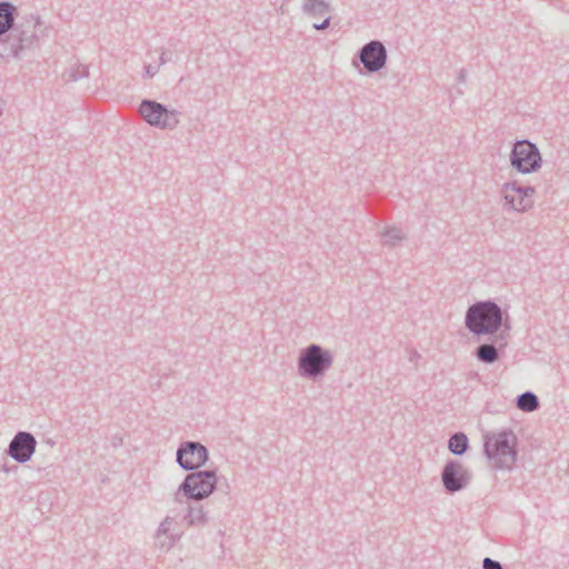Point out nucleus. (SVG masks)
I'll list each match as a JSON object with an SVG mask.
<instances>
[{
  "mask_svg": "<svg viewBox=\"0 0 569 569\" xmlns=\"http://www.w3.org/2000/svg\"><path fill=\"white\" fill-rule=\"evenodd\" d=\"M465 325L475 336L495 335L498 331L509 335L511 329L509 316L492 300L471 305L467 309Z\"/></svg>",
  "mask_w": 569,
  "mask_h": 569,
  "instance_id": "f257e3e1",
  "label": "nucleus"
},
{
  "mask_svg": "<svg viewBox=\"0 0 569 569\" xmlns=\"http://www.w3.org/2000/svg\"><path fill=\"white\" fill-rule=\"evenodd\" d=\"M483 453L495 470H512L518 458V438L511 429L489 431L482 437Z\"/></svg>",
  "mask_w": 569,
  "mask_h": 569,
  "instance_id": "f03ea898",
  "label": "nucleus"
},
{
  "mask_svg": "<svg viewBox=\"0 0 569 569\" xmlns=\"http://www.w3.org/2000/svg\"><path fill=\"white\" fill-rule=\"evenodd\" d=\"M333 355L318 343L302 348L297 359L298 375L307 380L318 381L325 377L333 365Z\"/></svg>",
  "mask_w": 569,
  "mask_h": 569,
  "instance_id": "7ed1b4c3",
  "label": "nucleus"
},
{
  "mask_svg": "<svg viewBox=\"0 0 569 569\" xmlns=\"http://www.w3.org/2000/svg\"><path fill=\"white\" fill-rule=\"evenodd\" d=\"M174 492V500L181 502L184 497L188 500L201 501L208 498L217 488L218 477L216 470H191Z\"/></svg>",
  "mask_w": 569,
  "mask_h": 569,
  "instance_id": "20e7f679",
  "label": "nucleus"
},
{
  "mask_svg": "<svg viewBox=\"0 0 569 569\" xmlns=\"http://www.w3.org/2000/svg\"><path fill=\"white\" fill-rule=\"evenodd\" d=\"M42 26L41 18L34 14H30L24 24L13 26L6 39L10 49L8 54L19 58L23 51L31 50L38 41V33L43 36L47 29V27L42 29Z\"/></svg>",
  "mask_w": 569,
  "mask_h": 569,
  "instance_id": "39448f33",
  "label": "nucleus"
},
{
  "mask_svg": "<svg viewBox=\"0 0 569 569\" xmlns=\"http://www.w3.org/2000/svg\"><path fill=\"white\" fill-rule=\"evenodd\" d=\"M138 112L149 126L162 130H173L180 122L178 110L168 109L164 104L151 99H143Z\"/></svg>",
  "mask_w": 569,
  "mask_h": 569,
  "instance_id": "423d86ee",
  "label": "nucleus"
},
{
  "mask_svg": "<svg viewBox=\"0 0 569 569\" xmlns=\"http://www.w3.org/2000/svg\"><path fill=\"white\" fill-rule=\"evenodd\" d=\"M510 164L523 174L536 172L542 164L538 147L529 140L516 141L510 152Z\"/></svg>",
  "mask_w": 569,
  "mask_h": 569,
  "instance_id": "0eeeda50",
  "label": "nucleus"
},
{
  "mask_svg": "<svg viewBox=\"0 0 569 569\" xmlns=\"http://www.w3.org/2000/svg\"><path fill=\"white\" fill-rule=\"evenodd\" d=\"M209 460V451L206 446L198 441H183L176 452V461L184 471L197 470Z\"/></svg>",
  "mask_w": 569,
  "mask_h": 569,
  "instance_id": "6e6552de",
  "label": "nucleus"
},
{
  "mask_svg": "<svg viewBox=\"0 0 569 569\" xmlns=\"http://www.w3.org/2000/svg\"><path fill=\"white\" fill-rule=\"evenodd\" d=\"M471 473L458 460H448L441 471L442 486L447 493H456L469 485Z\"/></svg>",
  "mask_w": 569,
  "mask_h": 569,
  "instance_id": "1a4fd4ad",
  "label": "nucleus"
},
{
  "mask_svg": "<svg viewBox=\"0 0 569 569\" xmlns=\"http://www.w3.org/2000/svg\"><path fill=\"white\" fill-rule=\"evenodd\" d=\"M358 58L368 73L379 72L387 64V48L380 40H371L360 48Z\"/></svg>",
  "mask_w": 569,
  "mask_h": 569,
  "instance_id": "9d476101",
  "label": "nucleus"
},
{
  "mask_svg": "<svg viewBox=\"0 0 569 569\" xmlns=\"http://www.w3.org/2000/svg\"><path fill=\"white\" fill-rule=\"evenodd\" d=\"M37 440L31 432L18 431L9 442L6 453L18 463L28 462L36 452Z\"/></svg>",
  "mask_w": 569,
  "mask_h": 569,
  "instance_id": "9b49d317",
  "label": "nucleus"
},
{
  "mask_svg": "<svg viewBox=\"0 0 569 569\" xmlns=\"http://www.w3.org/2000/svg\"><path fill=\"white\" fill-rule=\"evenodd\" d=\"M509 335H505L500 332L495 338V342L492 343H482L477 347L475 351L476 358L486 365H491L499 360L500 350L507 346V338Z\"/></svg>",
  "mask_w": 569,
  "mask_h": 569,
  "instance_id": "f8f14e48",
  "label": "nucleus"
},
{
  "mask_svg": "<svg viewBox=\"0 0 569 569\" xmlns=\"http://www.w3.org/2000/svg\"><path fill=\"white\" fill-rule=\"evenodd\" d=\"M501 193L505 200V208L508 210L525 212L533 206L532 199L525 198L520 192L508 189V191H501Z\"/></svg>",
  "mask_w": 569,
  "mask_h": 569,
  "instance_id": "ddd939ff",
  "label": "nucleus"
},
{
  "mask_svg": "<svg viewBox=\"0 0 569 569\" xmlns=\"http://www.w3.org/2000/svg\"><path fill=\"white\" fill-rule=\"evenodd\" d=\"M183 519L189 526L194 527H203L209 522L208 512L201 505H189Z\"/></svg>",
  "mask_w": 569,
  "mask_h": 569,
  "instance_id": "4468645a",
  "label": "nucleus"
},
{
  "mask_svg": "<svg viewBox=\"0 0 569 569\" xmlns=\"http://www.w3.org/2000/svg\"><path fill=\"white\" fill-rule=\"evenodd\" d=\"M16 7L8 1H0V36L11 30L14 26Z\"/></svg>",
  "mask_w": 569,
  "mask_h": 569,
  "instance_id": "2eb2a0df",
  "label": "nucleus"
},
{
  "mask_svg": "<svg viewBox=\"0 0 569 569\" xmlns=\"http://www.w3.org/2000/svg\"><path fill=\"white\" fill-rule=\"evenodd\" d=\"M173 522V519L171 517H166L161 522L157 530V538L159 540L160 547L163 549H170L174 542L176 539L173 536H168V532L171 529V525Z\"/></svg>",
  "mask_w": 569,
  "mask_h": 569,
  "instance_id": "dca6fc26",
  "label": "nucleus"
},
{
  "mask_svg": "<svg viewBox=\"0 0 569 569\" xmlns=\"http://www.w3.org/2000/svg\"><path fill=\"white\" fill-rule=\"evenodd\" d=\"M302 11L312 17L323 16L331 11V7L326 0H303Z\"/></svg>",
  "mask_w": 569,
  "mask_h": 569,
  "instance_id": "f3484780",
  "label": "nucleus"
},
{
  "mask_svg": "<svg viewBox=\"0 0 569 569\" xmlns=\"http://www.w3.org/2000/svg\"><path fill=\"white\" fill-rule=\"evenodd\" d=\"M539 398L531 391H525L516 399V406L523 412H532L539 408Z\"/></svg>",
  "mask_w": 569,
  "mask_h": 569,
  "instance_id": "a211bd4d",
  "label": "nucleus"
},
{
  "mask_svg": "<svg viewBox=\"0 0 569 569\" xmlns=\"http://www.w3.org/2000/svg\"><path fill=\"white\" fill-rule=\"evenodd\" d=\"M468 448L469 440L463 432H456L448 440V449L452 455L462 456Z\"/></svg>",
  "mask_w": 569,
  "mask_h": 569,
  "instance_id": "6ab92c4d",
  "label": "nucleus"
},
{
  "mask_svg": "<svg viewBox=\"0 0 569 569\" xmlns=\"http://www.w3.org/2000/svg\"><path fill=\"white\" fill-rule=\"evenodd\" d=\"M88 76V67L74 63L62 73V79L64 82H76L80 79L87 78Z\"/></svg>",
  "mask_w": 569,
  "mask_h": 569,
  "instance_id": "aec40b11",
  "label": "nucleus"
},
{
  "mask_svg": "<svg viewBox=\"0 0 569 569\" xmlns=\"http://www.w3.org/2000/svg\"><path fill=\"white\" fill-rule=\"evenodd\" d=\"M508 189H511V191L520 192L525 198L531 199L532 196L536 193V189L531 186L522 187L517 181L506 182L501 187V191H508Z\"/></svg>",
  "mask_w": 569,
  "mask_h": 569,
  "instance_id": "412c9836",
  "label": "nucleus"
},
{
  "mask_svg": "<svg viewBox=\"0 0 569 569\" xmlns=\"http://www.w3.org/2000/svg\"><path fill=\"white\" fill-rule=\"evenodd\" d=\"M385 244L395 246L397 242L401 241L405 238V233L401 229L397 227L388 228L382 233Z\"/></svg>",
  "mask_w": 569,
  "mask_h": 569,
  "instance_id": "4be33fe9",
  "label": "nucleus"
},
{
  "mask_svg": "<svg viewBox=\"0 0 569 569\" xmlns=\"http://www.w3.org/2000/svg\"><path fill=\"white\" fill-rule=\"evenodd\" d=\"M482 569H503V567L499 561L486 557L482 560Z\"/></svg>",
  "mask_w": 569,
  "mask_h": 569,
  "instance_id": "5701e85b",
  "label": "nucleus"
},
{
  "mask_svg": "<svg viewBox=\"0 0 569 569\" xmlns=\"http://www.w3.org/2000/svg\"><path fill=\"white\" fill-rule=\"evenodd\" d=\"M159 66L147 64L144 66V77L153 78L159 72Z\"/></svg>",
  "mask_w": 569,
  "mask_h": 569,
  "instance_id": "b1692460",
  "label": "nucleus"
},
{
  "mask_svg": "<svg viewBox=\"0 0 569 569\" xmlns=\"http://www.w3.org/2000/svg\"><path fill=\"white\" fill-rule=\"evenodd\" d=\"M172 61V57L170 52L162 51L159 58V67L166 64L167 62Z\"/></svg>",
  "mask_w": 569,
  "mask_h": 569,
  "instance_id": "393cba45",
  "label": "nucleus"
},
{
  "mask_svg": "<svg viewBox=\"0 0 569 569\" xmlns=\"http://www.w3.org/2000/svg\"><path fill=\"white\" fill-rule=\"evenodd\" d=\"M331 18L327 17L321 23H313V29L316 30H325L330 26Z\"/></svg>",
  "mask_w": 569,
  "mask_h": 569,
  "instance_id": "a878e982",
  "label": "nucleus"
},
{
  "mask_svg": "<svg viewBox=\"0 0 569 569\" xmlns=\"http://www.w3.org/2000/svg\"><path fill=\"white\" fill-rule=\"evenodd\" d=\"M466 76H467L466 70L461 69V70L459 71V74H458V79H459V81H460V82H465V81H466Z\"/></svg>",
  "mask_w": 569,
  "mask_h": 569,
  "instance_id": "bb28decb",
  "label": "nucleus"
},
{
  "mask_svg": "<svg viewBox=\"0 0 569 569\" xmlns=\"http://www.w3.org/2000/svg\"><path fill=\"white\" fill-rule=\"evenodd\" d=\"M16 469H17V466H13V467H11V468H10V467H8L7 465H3V466L1 467V470H2L3 472H6V473H9L11 470H16Z\"/></svg>",
  "mask_w": 569,
  "mask_h": 569,
  "instance_id": "cd10ccee",
  "label": "nucleus"
},
{
  "mask_svg": "<svg viewBox=\"0 0 569 569\" xmlns=\"http://www.w3.org/2000/svg\"><path fill=\"white\" fill-rule=\"evenodd\" d=\"M419 357H420V355L417 351H413L410 359L412 360V359H416V358H419Z\"/></svg>",
  "mask_w": 569,
  "mask_h": 569,
  "instance_id": "c85d7f7f",
  "label": "nucleus"
}]
</instances>
